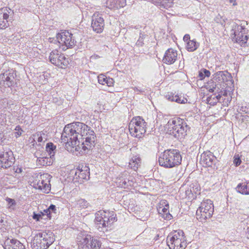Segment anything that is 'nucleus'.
<instances>
[{
    "label": "nucleus",
    "mask_w": 249,
    "mask_h": 249,
    "mask_svg": "<svg viewBox=\"0 0 249 249\" xmlns=\"http://www.w3.org/2000/svg\"><path fill=\"white\" fill-rule=\"evenodd\" d=\"M96 136L91 128L79 122L66 125L61 135V140L67 145L75 147V151L80 154L85 153L95 145Z\"/></svg>",
    "instance_id": "nucleus-1"
},
{
    "label": "nucleus",
    "mask_w": 249,
    "mask_h": 249,
    "mask_svg": "<svg viewBox=\"0 0 249 249\" xmlns=\"http://www.w3.org/2000/svg\"><path fill=\"white\" fill-rule=\"evenodd\" d=\"M181 156L178 150L168 149L160 154L159 164L165 168H172L181 163Z\"/></svg>",
    "instance_id": "nucleus-2"
},
{
    "label": "nucleus",
    "mask_w": 249,
    "mask_h": 249,
    "mask_svg": "<svg viewBox=\"0 0 249 249\" xmlns=\"http://www.w3.org/2000/svg\"><path fill=\"white\" fill-rule=\"evenodd\" d=\"M167 126L169 134L178 139L183 138L187 135L188 126L182 119L169 120Z\"/></svg>",
    "instance_id": "nucleus-3"
},
{
    "label": "nucleus",
    "mask_w": 249,
    "mask_h": 249,
    "mask_svg": "<svg viewBox=\"0 0 249 249\" xmlns=\"http://www.w3.org/2000/svg\"><path fill=\"white\" fill-rule=\"evenodd\" d=\"M166 242L170 249H184L187 246L184 232L180 230L171 232L167 237Z\"/></svg>",
    "instance_id": "nucleus-4"
},
{
    "label": "nucleus",
    "mask_w": 249,
    "mask_h": 249,
    "mask_svg": "<svg viewBox=\"0 0 249 249\" xmlns=\"http://www.w3.org/2000/svg\"><path fill=\"white\" fill-rule=\"evenodd\" d=\"M54 240L52 232H38L32 240V248L33 249H46L52 244Z\"/></svg>",
    "instance_id": "nucleus-5"
},
{
    "label": "nucleus",
    "mask_w": 249,
    "mask_h": 249,
    "mask_svg": "<svg viewBox=\"0 0 249 249\" xmlns=\"http://www.w3.org/2000/svg\"><path fill=\"white\" fill-rule=\"evenodd\" d=\"M214 211L212 201L210 199L203 200L196 212V217L201 222H205L212 217Z\"/></svg>",
    "instance_id": "nucleus-6"
},
{
    "label": "nucleus",
    "mask_w": 249,
    "mask_h": 249,
    "mask_svg": "<svg viewBox=\"0 0 249 249\" xmlns=\"http://www.w3.org/2000/svg\"><path fill=\"white\" fill-rule=\"evenodd\" d=\"M146 125L147 123L141 117H136L129 124V132L132 136L140 138L146 132Z\"/></svg>",
    "instance_id": "nucleus-7"
},
{
    "label": "nucleus",
    "mask_w": 249,
    "mask_h": 249,
    "mask_svg": "<svg viewBox=\"0 0 249 249\" xmlns=\"http://www.w3.org/2000/svg\"><path fill=\"white\" fill-rule=\"evenodd\" d=\"M231 33L234 36L233 39L240 45L241 46H249V36L247 35V29L244 25L234 24L232 26Z\"/></svg>",
    "instance_id": "nucleus-8"
},
{
    "label": "nucleus",
    "mask_w": 249,
    "mask_h": 249,
    "mask_svg": "<svg viewBox=\"0 0 249 249\" xmlns=\"http://www.w3.org/2000/svg\"><path fill=\"white\" fill-rule=\"evenodd\" d=\"M78 249H99L101 243L97 239L90 235H83L78 238Z\"/></svg>",
    "instance_id": "nucleus-9"
},
{
    "label": "nucleus",
    "mask_w": 249,
    "mask_h": 249,
    "mask_svg": "<svg viewBox=\"0 0 249 249\" xmlns=\"http://www.w3.org/2000/svg\"><path fill=\"white\" fill-rule=\"evenodd\" d=\"M15 162L13 152L10 149L0 151V169H7L12 166Z\"/></svg>",
    "instance_id": "nucleus-10"
},
{
    "label": "nucleus",
    "mask_w": 249,
    "mask_h": 249,
    "mask_svg": "<svg viewBox=\"0 0 249 249\" xmlns=\"http://www.w3.org/2000/svg\"><path fill=\"white\" fill-rule=\"evenodd\" d=\"M49 59L53 64L60 68H64L69 64L68 60L65 55L61 53H59L56 50L53 51L50 53Z\"/></svg>",
    "instance_id": "nucleus-11"
},
{
    "label": "nucleus",
    "mask_w": 249,
    "mask_h": 249,
    "mask_svg": "<svg viewBox=\"0 0 249 249\" xmlns=\"http://www.w3.org/2000/svg\"><path fill=\"white\" fill-rule=\"evenodd\" d=\"M56 38L60 44H64L67 48H72L76 43L73 35L67 31L58 33L56 36Z\"/></svg>",
    "instance_id": "nucleus-12"
},
{
    "label": "nucleus",
    "mask_w": 249,
    "mask_h": 249,
    "mask_svg": "<svg viewBox=\"0 0 249 249\" xmlns=\"http://www.w3.org/2000/svg\"><path fill=\"white\" fill-rule=\"evenodd\" d=\"M107 219L108 218L106 216L105 211H99L95 214V218L94 222L96 228L100 231L104 232V230H106V228L108 226Z\"/></svg>",
    "instance_id": "nucleus-13"
},
{
    "label": "nucleus",
    "mask_w": 249,
    "mask_h": 249,
    "mask_svg": "<svg viewBox=\"0 0 249 249\" xmlns=\"http://www.w3.org/2000/svg\"><path fill=\"white\" fill-rule=\"evenodd\" d=\"M89 178V169L88 167H84V169L77 168L75 171L73 177L74 182L82 183L84 180H88Z\"/></svg>",
    "instance_id": "nucleus-14"
},
{
    "label": "nucleus",
    "mask_w": 249,
    "mask_h": 249,
    "mask_svg": "<svg viewBox=\"0 0 249 249\" xmlns=\"http://www.w3.org/2000/svg\"><path fill=\"white\" fill-rule=\"evenodd\" d=\"M105 26L104 18L99 15L94 14L92 16L91 27L93 30L97 33L103 32Z\"/></svg>",
    "instance_id": "nucleus-15"
},
{
    "label": "nucleus",
    "mask_w": 249,
    "mask_h": 249,
    "mask_svg": "<svg viewBox=\"0 0 249 249\" xmlns=\"http://www.w3.org/2000/svg\"><path fill=\"white\" fill-rule=\"evenodd\" d=\"M216 161V157L210 151L204 152L201 155L200 162L203 166L211 167L215 164Z\"/></svg>",
    "instance_id": "nucleus-16"
},
{
    "label": "nucleus",
    "mask_w": 249,
    "mask_h": 249,
    "mask_svg": "<svg viewBox=\"0 0 249 249\" xmlns=\"http://www.w3.org/2000/svg\"><path fill=\"white\" fill-rule=\"evenodd\" d=\"M215 80L222 85H227L229 82H231L232 77L230 73L227 71H219L215 73Z\"/></svg>",
    "instance_id": "nucleus-17"
},
{
    "label": "nucleus",
    "mask_w": 249,
    "mask_h": 249,
    "mask_svg": "<svg viewBox=\"0 0 249 249\" xmlns=\"http://www.w3.org/2000/svg\"><path fill=\"white\" fill-rule=\"evenodd\" d=\"M177 57V51L172 48H170L166 51L162 61L167 64H172L176 61Z\"/></svg>",
    "instance_id": "nucleus-18"
},
{
    "label": "nucleus",
    "mask_w": 249,
    "mask_h": 249,
    "mask_svg": "<svg viewBox=\"0 0 249 249\" xmlns=\"http://www.w3.org/2000/svg\"><path fill=\"white\" fill-rule=\"evenodd\" d=\"M10 9L1 8L0 9V29H5L9 26L8 18H9V11Z\"/></svg>",
    "instance_id": "nucleus-19"
},
{
    "label": "nucleus",
    "mask_w": 249,
    "mask_h": 249,
    "mask_svg": "<svg viewBox=\"0 0 249 249\" xmlns=\"http://www.w3.org/2000/svg\"><path fill=\"white\" fill-rule=\"evenodd\" d=\"M4 249H25L24 246L18 240L15 239H7L3 246Z\"/></svg>",
    "instance_id": "nucleus-20"
},
{
    "label": "nucleus",
    "mask_w": 249,
    "mask_h": 249,
    "mask_svg": "<svg viewBox=\"0 0 249 249\" xmlns=\"http://www.w3.org/2000/svg\"><path fill=\"white\" fill-rule=\"evenodd\" d=\"M206 88L209 92L221 93L222 92V90L225 89V86L220 84H216L213 81L210 80L207 83Z\"/></svg>",
    "instance_id": "nucleus-21"
},
{
    "label": "nucleus",
    "mask_w": 249,
    "mask_h": 249,
    "mask_svg": "<svg viewBox=\"0 0 249 249\" xmlns=\"http://www.w3.org/2000/svg\"><path fill=\"white\" fill-rule=\"evenodd\" d=\"M128 177H129V175L127 172H124L120 177L118 179V183L121 187L126 188L129 186H131V184L130 182Z\"/></svg>",
    "instance_id": "nucleus-22"
},
{
    "label": "nucleus",
    "mask_w": 249,
    "mask_h": 249,
    "mask_svg": "<svg viewBox=\"0 0 249 249\" xmlns=\"http://www.w3.org/2000/svg\"><path fill=\"white\" fill-rule=\"evenodd\" d=\"M2 79L3 81L6 82V85L8 87L13 86L15 83L14 72H6L4 73L2 76Z\"/></svg>",
    "instance_id": "nucleus-23"
},
{
    "label": "nucleus",
    "mask_w": 249,
    "mask_h": 249,
    "mask_svg": "<svg viewBox=\"0 0 249 249\" xmlns=\"http://www.w3.org/2000/svg\"><path fill=\"white\" fill-rule=\"evenodd\" d=\"M236 190L237 192L242 195H249V181L238 184L236 187Z\"/></svg>",
    "instance_id": "nucleus-24"
},
{
    "label": "nucleus",
    "mask_w": 249,
    "mask_h": 249,
    "mask_svg": "<svg viewBox=\"0 0 249 249\" xmlns=\"http://www.w3.org/2000/svg\"><path fill=\"white\" fill-rule=\"evenodd\" d=\"M141 159L137 156H133L129 162V166L136 171L141 165Z\"/></svg>",
    "instance_id": "nucleus-25"
},
{
    "label": "nucleus",
    "mask_w": 249,
    "mask_h": 249,
    "mask_svg": "<svg viewBox=\"0 0 249 249\" xmlns=\"http://www.w3.org/2000/svg\"><path fill=\"white\" fill-rule=\"evenodd\" d=\"M159 213L161 214L162 217L166 220L171 219L172 217V215L169 213V204H166L165 207L162 208L160 207L158 209Z\"/></svg>",
    "instance_id": "nucleus-26"
},
{
    "label": "nucleus",
    "mask_w": 249,
    "mask_h": 249,
    "mask_svg": "<svg viewBox=\"0 0 249 249\" xmlns=\"http://www.w3.org/2000/svg\"><path fill=\"white\" fill-rule=\"evenodd\" d=\"M98 82L99 84L105 85L108 87L113 86L114 82V80L111 78H107L104 74H100L98 76Z\"/></svg>",
    "instance_id": "nucleus-27"
},
{
    "label": "nucleus",
    "mask_w": 249,
    "mask_h": 249,
    "mask_svg": "<svg viewBox=\"0 0 249 249\" xmlns=\"http://www.w3.org/2000/svg\"><path fill=\"white\" fill-rule=\"evenodd\" d=\"M166 97L168 100L172 102H176L179 104H184L187 101L186 98L183 97L182 99H181V97H179L178 95H175L172 93L167 95Z\"/></svg>",
    "instance_id": "nucleus-28"
},
{
    "label": "nucleus",
    "mask_w": 249,
    "mask_h": 249,
    "mask_svg": "<svg viewBox=\"0 0 249 249\" xmlns=\"http://www.w3.org/2000/svg\"><path fill=\"white\" fill-rule=\"evenodd\" d=\"M53 158L47 157H40L37 159V164L41 166H49L51 165L53 163Z\"/></svg>",
    "instance_id": "nucleus-29"
},
{
    "label": "nucleus",
    "mask_w": 249,
    "mask_h": 249,
    "mask_svg": "<svg viewBox=\"0 0 249 249\" xmlns=\"http://www.w3.org/2000/svg\"><path fill=\"white\" fill-rule=\"evenodd\" d=\"M46 150L49 156L53 158L56 152V146L52 142H49L46 144Z\"/></svg>",
    "instance_id": "nucleus-30"
},
{
    "label": "nucleus",
    "mask_w": 249,
    "mask_h": 249,
    "mask_svg": "<svg viewBox=\"0 0 249 249\" xmlns=\"http://www.w3.org/2000/svg\"><path fill=\"white\" fill-rule=\"evenodd\" d=\"M199 46V43L194 40H189L187 43V49L190 52H193L196 50Z\"/></svg>",
    "instance_id": "nucleus-31"
},
{
    "label": "nucleus",
    "mask_w": 249,
    "mask_h": 249,
    "mask_svg": "<svg viewBox=\"0 0 249 249\" xmlns=\"http://www.w3.org/2000/svg\"><path fill=\"white\" fill-rule=\"evenodd\" d=\"M89 203L86 200L83 199L78 200L73 203L75 207L78 209H85L88 207Z\"/></svg>",
    "instance_id": "nucleus-32"
},
{
    "label": "nucleus",
    "mask_w": 249,
    "mask_h": 249,
    "mask_svg": "<svg viewBox=\"0 0 249 249\" xmlns=\"http://www.w3.org/2000/svg\"><path fill=\"white\" fill-rule=\"evenodd\" d=\"M34 137V139H36L39 142H45L47 140V135L43 132H37Z\"/></svg>",
    "instance_id": "nucleus-33"
},
{
    "label": "nucleus",
    "mask_w": 249,
    "mask_h": 249,
    "mask_svg": "<svg viewBox=\"0 0 249 249\" xmlns=\"http://www.w3.org/2000/svg\"><path fill=\"white\" fill-rule=\"evenodd\" d=\"M126 5V0H116V4H111L110 9H119Z\"/></svg>",
    "instance_id": "nucleus-34"
},
{
    "label": "nucleus",
    "mask_w": 249,
    "mask_h": 249,
    "mask_svg": "<svg viewBox=\"0 0 249 249\" xmlns=\"http://www.w3.org/2000/svg\"><path fill=\"white\" fill-rule=\"evenodd\" d=\"M106 216L108 219V220L107 219L108 226L111 225L114 222V221L117 220L116 215H114L112 213H110L109 212L107 213L106 212Z\"/></svg>",
    "instance_id": "nucleus-35"
},
{
    "label": "nucleus",
    "mask_w": 249,
    "mask_h": 249,
    "mask_svg": "<svg viewBox=\"0 0 249 249\" xmlns=\"http://www.w3.org/2000/svg\"><path fill=\"white\" fill-rule=\"evenodd\" d=\"M37 187L38 189L42 190L44 189L45 191L47 190V188H49V186L47 185V183H45L44 180L43 179L39 180L37 183Z\"/></svg>",
    "instance_id": "nucleus-36"
},
{
    "label": "nucleus",
    "mask_w": 249,
    "mask_h": 249,
    "mask_svg": "<svg viewBox=\"0 0 249 249\" xmlns=\"http://www.w3.org/2000/svg\"><path fill=\"white\" fill-rule=\"evenodd\" d=\"M145 36V35L143 33H140V36L137 41L136 43V45L138 47H142L143 45V39Z\"/></svg>",
    "instance_id": "nucleus-37"
},
{
    "label": "nucleus",
    "mask_w": 249,
    "mask_h": 249,
    "mask_svg": "<svg viewBox=\"0 0 249 249\" xmlns=\"http://www.w3.org/2000/svg\"><path fill=\"white\" fill-rule=\"evenodd\" d=\"M233 163L236 166H239L241 163V160L239 155H235L234 156Z\"/></svg>",
    "instance_id": "nucleus-38"
},
{
    "label": "nucleus",
    "mask_w": 249,
    "mask_h": 249,
    "mask_svg": "<svg viewBox=\"0 0 249 249\" xmlns=\"http://www.w3.org/2000/svg\"><path fill=\"white\" fill-rule=\"evenodd\" d=\"M15 130L16 131L15 132V135L16 137H18L21 135L22 132L23 131L21 129V127L19 125L17 126L15 128Z\"/></svg>",
    "instance_id": "nucleus-39"
},
{
    "label": "nucleus",
    "mask_w": 249,
    "mask_h": 249,
    "mask_svg": "<svg viewBox=\"0 0 249 249\" xmlns=\"http://www.w3.org/2000/svg\"><path fill=\"white\" fill-rule=\"evenodd\" d=\"M42 216L41 213H36L35 212L33 213V218L36 221H39L40 218H42Z\"/></svg>",
    "instance_id": "nucleus-40"
},
{
    "label": "nucleus",
    "mask_w": 249,
    "mask_h": 249,
    "mask_svg": "<svg viewBox=\"0 0 249 249\" xmlns=\"http://www.w3.org/2000/svg\"><path fill=\"white\" fill-rule=\"evenodd\" d=\"M47 211H49L50 213L53 212L54 213H56V207L55 205L51 204L49 207L47 209Z\"/></svg>",
    "instance_id": "nucleus-41"
},
{
    "label": "nucleus",
    "mask_w": 249,
    "mask_h": 249,
    "mask_svg": "<svg viewBox=\"0 0 249 249\" xmlns=\"http://www.w3.org/2000/svg\"><path fill=\"white\" fill-rule=\"evenodd\" d=\"M40 213L42 216L46 215L48 216V217L51 218V213H50L49 211H47V209L46 210H44L43 212H40Z\"/></svg>",
    "instance_id": "nucleus-42"
},
{
    "label": "nucleus",
    "mask_w": 249,
    "mask_h": 249,
    "mask_svg": "<svg viewBox=\"0 0 249 249\" xmlns=\"http://www.w3.org/2000/svg\"><path fill=\"white\" fill-rule=\"evenodd\" d=\"M204 75L205 77H209L210 75V71L206 69H202Z\"/></svg>",
    "instance_id": "nucleus-43"
},
{
    "label": "nucleus",
    "mask_w": 249,
    "mask_h": 249,
    "mask_svg": "<svg viewBox=\"0 0 249 249\" xmlns=\"http://www.w3.org/2000/svg\"><path fill=\"white\" fill-rule=\"evenodd\" d=\"M116 4V0H108L107 1V7L110 9V6L111 4Z\"/></svg>",
    "instance_id": "nucleus-44"
},
{
    "label": "nucleus",
    "mask_w": 249,
    "mask_h": 249,
    "mask_svg": "<svg viewBox=\"0 0 249 249\" xmlns=\"http://www.w3.org/2000/svg\"><path fill=\"white\" fill-rule=\"evenodd\" d=\"M198 76L200 80H202L203 79H204L205 78V76L204 75L203 71L202 70H201L200 71H199Z\"/></svg>",
    "instance_id": "nucleus-45"
},
{
    "label": "nucleus",
    "mask_w": 249,
    "mask_h": 249,
    "mask_svg": "<svg viewBox=\"0 0 249 249\" xmlns=\"http://www.w3.org/2000/svg\"><path fill=\"white\" fill-rule=\"evenodd\" d=\"M190 35L188 34L185 35L183 37V40L185 42H187V43L190 40Z\"/></svg>",
    "instance_id": "nucleus-46"
},
{
    "label": "nucleus",
    "mask_w": 249,
    "mask_h": 249,
    "mask_svg": "<svg viewBox=\"0 0 249 249\" xmlns=\"http://www.w3.org/2000/svg\"><path fill=\"white\" fill-rule=\"evenodd\" d=\"M7 201L11 206L14 205L16 204L15 201L11 198H8Z\"/></svg>",
    "instance_id": "nucleus-47"
},
{
    "label": "nucleus",
    "mask_w": 249,
    "mask_h": 249,
    "mask_svg": "<svg viewBox=\"0 0 249 249\" xmlns=\"http://www.w3.org/2000/svg\"><path fill=\"white\" fill-rule=\"evenodd\" d=\"M4 134L1 130H0V144H1L3 142V139L4 138Z\"/></svg>",
    "instance_id": "nucleus-48"
},
{
    "label": "nucleus",
    "mask_w": 249,
    "mask_h": 249,
    "mask_svg": "<svg viewBox=\"0 0 249 249\" xmlns=\"http://www.w3.org/2000/svg\"><path fill=\"white\" fill-rule=\"evenodd\" d=\"M218 93V94L217 96H216V99H217L218 100H220V98H221V95H222V92H221V93Z\"/></svg>",
    "instance_id": "nucleus-49"
},
{
    "label": "nucleus",
    "mask_w": 249,
    "mask_h": 249,
    "mask_svg": "<svg viewBox=\"0 0 249 249\" xmlns=\"http://www.w3.org/2000/svg\"><path fill=\"white\" fill-rule=\"evenodd\" d=\"M230 2H234V3H233V5H236V3H235V0H230Z\"/></svg>",
    "instance_id": "nucleus-50"
},
{
    "label": "nucleus",
    "mask_w": 249,
    "mask_h": 249,
    "mask_svg": "<svg viewBox=\"0 0 249 249\" xmlns=\"http://www.w3.org/2000/svg\"><path fill=\"white\" fill-rule=\"evenodd\" d=\"M247 233L249 235V227L247 229ZM248 238H249V237H248Z\"/></svg>",
    "instance_id": "nucleus-51"
},
{
    "label": "nucleus",
    "mask_w": 249,
    "mask_h": 249,
    "mask_svg": "<svg viewBox=\"0 0 249 249\" xmlns=\"http://www.w3.org/2000/svg\"><path fill=\"white\" fill-rule=\"evenodd\" d=\"M222 95H224V96H226V95H227V93H226V91H224V92H223L222 91Z\"/></svg>",
    "instance_id": "nucleus-52"
},
{
    "label": "nucleus",
    "mask_w": 249,
    "mask_h": 249,
    "mask_svg": "<svg viewBox=\"0 0 249 249\" xmlns=\"http://www.w3.org/2000/svg\"><path fill=\"white\" fill-rule=\"evenodd\" d=\"M3 222V219H0V223H2Z\"/></svg>",
    "instance_id": "nucleus-53"
}]
</instances>
